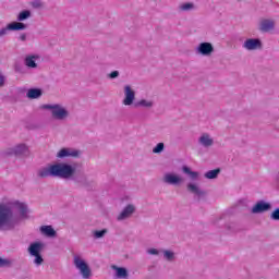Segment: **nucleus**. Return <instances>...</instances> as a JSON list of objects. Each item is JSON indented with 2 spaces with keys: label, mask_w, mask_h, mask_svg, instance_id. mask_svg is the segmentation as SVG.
Segmentation results:
<instances>
[{
  "label": "nucleus",
  "mask_w": 279,
  "mask_h": 279,
  "mask_svg": "<svg viewBox=\"0 0 279 279\" xmlns=\"http://www.w3.org/2000/svg\"><path fill=\"white\" fill-rule=\"evenodd\" d=\"M135 108H154V101L147 99H141L134 104Z\"/></svg>",
  "instance_id": "nucleus-23"
},
{
  "label": "nucleus",
  "mask_w": 279,
  "mask_h": 279,
  "mask_svg": "<svg viewBox=\"0 0 279 279\" xmlns=\"http://www.w3.org/2000/svg\"><path fill=\"white\" fill-rule=\"evenodd\" d=\"M162 180L165 184H170L171 186H180V184L184 183V178L175 173H166Z\"/></svg>",
  "instance_id": "nucleus-8"
},
{
  "label": "nucleus",
  "mask_w": 279,
  "mask_h": 279,
  "mask_svg": "<svg viewBox=\"0 0 279 279\" xmlns=\"http://www.w3.org/2000/svg\"><path fill=\"white\" fill-rule=\"evenodd\" d=\"M111 269H113V271H116L113 275L114 279H129L130 278V271H128V268H125V267H119L117 265H112Z\"/></svg>",
  "instance_id": "nucleus-14"
},
{
  "label": "nucleus",
  "mask_w": 279,
  "mask_h": 279,
  "mask_svg": "<svg viewBox=\"0 0 279 279\" xmlns=\"http://www.w3.org/2000/svg\"><path fill=\"white\" fill-rule=\"evenodd\" d=\"M182 171L183 173H186V175H190L191 180H197V178H199V172L192 171L187 166H183Z\"/></svg>",
  "instance_id": "nucleus-24"
},
{
  "label": "nucleus",
  "mask_w": 279,
  "mask_h": 279,
  "mask_svg": "<svg viewBox=\"0 0 279 279\" xmlns=\"http://www.w3.org/2000/svg\"><path fill=\"white\" fill-rule=\"evenodd\" d=\"M44 110H50L52 119L56 121H64V119H69V110L62 107V105H44Z\"/></svg>",
  "instance_id": "nucleus-3"
},
{
  "label": "nucleus",
  "mask_w": 279,
  "mask_h": 279,
  "mask_svg": "<svg viewBox=\"0 0 279 279\" xmlns=\"http://www.w3.org/2000/svg\"><path fill=\"white\" fill-rule=\"evenodd\" d=\"M40 232L44 236H48L49 239H53L58 234L52 226H41Z\"/></svg>",
  "instance_id": "nucleus-19"
},
{
  "label": "nucleus",
  "mask_w": 279,
  "mask_h": 279,
  "mask_svg": "<svg viewBox=\"0 0 279 279\" xmlns=\"http://www.w3.org/2000/svg\"><path fill=\"white\" fill-rule=\"evenodd\" d=\"M8 32H10V28L7 27L0 29V38H3V36L8 35Z\"/></svg>",
  "instance_id": "nucleus-36"
},
{
  "label": "nucleus",
  "mask_w": 279,
  "mask_h": 279,
  "mask_svg": "<svg viewBox=\"0 0 279 279\" xmlns=\"http://www.w3.org/2000/svg\"><path fill=\"white\" fill-rule=\"evenodd\" d=\"M74 266L78 269L82 278L88 279L93 276V270L86 260L82 259L80 256H74Z\"/></svg>",
  "instance_id": "nucleus-5"
},
{
  "label": "nucleus",
  "mask_w": 279,
  "mask_h": 279,
  "mask_svg": "<svg viewBox=\"0 0 279 279\" xmlns=\"http://www.w3.org/2000/svg\"><path fill=\"white\" fill-rule=\"evenodd\" d=\"M187 191L190 193H193V195H196L197 197L206 196V191L199 189V186H197V184H195V183H189Z\"/></svg>",
  "instance_id": "nucleus-17"
},
{
  "label": "nucleus",
  "mask_w": 279,
  "mask_h": 279,
  "mask_svg": "<svg viewBox=\"0 0 279 279\" xmlns=\"http://www.w3.org/2000/svg\"><path fill=\"white\" fill-rule=\"evenodd\" d=\"M108 234V229L96 230L93 232L94 239H104Z\"/></svg>",
  "instance_id": "nucleus-28"
},
{
  "label": "nucleus",
  "mask_w": 279,
  "mask_h": 279,
  "mask_svg": "<svg viewBox=\"0 0 279 279\" xmlns=\"http://www.w3.org/2000/svg\"><path fill=\"white\" fill-rule=\"evenodd\" d=\"M270 218H271L274 221H279V207H277V208L274 210V213H271Z\"/></svg>",
  "instance_id": "nucleus-32"
},
{
  "label": "nucleus",
  "mask_w": 279,
  "mask_h": 279,
  "mask_svg": "<svg viewBox=\"0 0 279 279\" xmlns=\"http://www.w3.org/2000/svg\"><path fill=\"white\" fill-rule=\"evenodd\" d=\"M44 248L45 244L43 242H33L28 246V254L31 256H38Z\"/></svg>",
  "instance_id": "nucleus-15"
},
{
  "label": "nucleus",
  "mask_w": 279,
  "mask_h": 279,
  "mask_svg": "<svg viewBox=\"0 0 279 279\" xmlns=\"http://www.w3.org/2000/svg\"><path fill=\"white\" fill-rule=\"evenodd\" d=\"M77 168L71 163L59 162L41 168L37 171V178H61L62 180H72L75 184L84 186L87 191H93L95 182L82 172H75Z\"/></svg>",
  "instance_id": "nucleus-1"
},
{
  "label": "nucleus",
  "mask_w": 279,
  "mask_h": 279,
  "mask_svg": "<svg viewBox=\"0 0 279 279\" xmlns=\"http://www.w3.org/2000/svg\"><path fill=\"white\" fill-rule=\"evenodd\" d=\"M180 10L182 12H191V10H195V4L193 2H186L180 5Z\"/></svg>",
  "instance_id": "nucleus-27"
},
{
  "label": "nucleus",
  "mask_w": 279,
  "mask_h": 279,
  "mask_svg": "<svg viewBox=\"0 0 279 279\" xmlns=\"http://www.w3.org/2000/svg\"><path fill=\"white\" fill-rule=\"evenodd\" d=\"M136 213V206L133 204L126 205L122 211L117 216V221H125V219H130Z\"/></svg>",
  "instance_id": "nucleus-10"
},
{
  "label": "nucleus",
  "mask_w": 279,
  "mask_h": 279,
  "mask_svg": "<svg viewBox=\"0 0 279 279\" xmlns=\"http://www.w3.org/2000/svg\"><path fill=\"white\" fill-rule=\"evenodd\" d=\"M35 257L34 263L39 267V265H43L45 263V259L43 258V255H33Z\"/></svg>",
  "instance_id": "nucleus-30"
},
{
  "label": "nucleus",
  "mask_w": 279,
  "mask_h": 279,
  "mask_svg": "<svg viewBox=\"0 0 279 279\" xmlns=\"http://www.w3.org/2000/svg\"><path fill=\"white\" fill-rule=\"evenodd\" d=\"M196 51L201 56H211L215 51V47H213V44L204 41L198 45Z\"/></svg>",
  "instance_id": "nucleus-12"
},
{
  "label": "nucleus",
  "mask_w": 279,
  "mask_h": 279,
  "mask_svg": "<svg viewBox=\"0 0 279 279\" xmlns=\"http://www.w3.org/2000/svg\"><path fill=\"white\" fill-rule=\"evenodd\" d=\"M136 99V92L132 89V86L125 85L124 86V99L122 101L123 106H132L134 100Z\"/></svg>",
  "instance_id": "nucleus-9"
},
{
  "label": "nucleus",
  "mask_w": 279,
  "mask_h": 279,
  "mask_svg": "<svg viewBox=\"0 0 279 279\" xmlns=\"http://www.w3.org/2000/svg\"><path fill=\"white\" fill-rule=\"evenodd\" d=\"M257 29L262 34H269V32H274V29H276V21L271 19H262L258 23Z\"/></svg>",
  "instance_id": "nucleus-6"
},
{
  "label": "nucleus",
  "mask_w": 279,
  "mask_h": 279,
  "mask_svg": "<svg viewBox=\"0 0 279 279\" xmlns=\"http://www.w3.org/2000/svg\"><path fill=\"white\" fill-rule=\"evenodd\" d=\"M20 40H22V43H25V40H27V35L25 33L21 34Z\"/></svg>",
  "instance_id": "nucleus-39"
},
{
  "label": "nucleus",
  "mask_w": 279,
  "mask_h": 279,
  "mask_svg": "<svg viewBox=\"0 0 279 279\" xmlns=\"http://www.w3.org/2000/svg\"><path fill=\"white\" fill-rule=\"evenodd\" d=\"M4 84H5V76L0 74V88L1 86H4Z\"/></svg>",
  "instance_id": "nucleus-38"
},
{
  "label": "nucleus",
  "mask_w": 279,
  "mask_h": 279,
  "mask_svg": "<svg viewBox=\"0 0 279 279\" xmlns=\"http://www.w3.org/2000/svg\"><path fill=\"white\" fill-rule=\"evenodd\" d=\"M12 265V262L10 259H4L0 257V267H10Z\"/></svg>",
  "instance_id": "nucleus-31"
},
{
  "label": "nucleus",
  "mask_w": 279,
  "mask_h": 279,
  "mask_svg": "<svg viewBox=\"0 0 279 279\" xmlns=\"http://www.w3.org/2000/svg\"><path fill=\"white\" fill-rule=\"evenodd\" d=\"M147 254H150L151 256H158L160 251H158V248H148Z\"/></svg>",
  "instance_id": "nucleus-35"
},
{
  "label": "nucleus",
  "mask_w": 279,
  "mask_h": 279,
  "mask_svg": "<svg viewBox=\"0 0 279 279\" xmlns=\"http://www.w3.org/2000/svg\"><path fill=\"white\" fill-rule=\"evenodd\" d=\"M28 99H40L43 97V89L40 88H31L26 93Z\"/></svg>",
  "instance_id": "nucleus-20"
},
{
  "label": "nucleus",
  "mask_w": 279,
  "mask_h": 279,
  "mask_svg": "<svg viewBox=\"0 0 279 279\" xmlns=\"http://www.w3.org/2000/svg\"><path fill=\"white\" fill-rule=\"evenodd\" d=\"M32 8H34L35 10H38V8H43V2L40 0H34L32 2Z\"/></svg>",
  "instance_id": "nucleus-34"
},
{
  "label": "nucleus",
  "mask_w": 279,
  "mask_h": 279,
  "mask_svg": "<svg viewBox=\"0 0 279 279\" xmlns=\"http://www.w3.org/2000/svg\"><path fill=\"white\" fill-rule=\"evenodd\" d=\"M32 17V11L29 10H23L19 13L17 15V21L19 22H23V21H27V19Z\"/></svg>",
  "instance_id": "nucleus-25"
},
{
  "label": "nucleus",
  "mask_w": 279,
  "mask_h": 279,
  "mask_svg": "<svg viewBox=\"0 0 279 279\" xmlns=\"http://www.w3.org/2000/svg\"><path fill=\"white\" fill-rule=\"evenodd\" d=\"M165 151V143H158L154 148H153V154H162Z\"/></svg>",
  "instance_id": "nucleus-29"
},
{
  "label": "nucleus",
  "mask_w": 279,
  "mask_h": 279,
  "mask_svg": "<svg viewBox=\"0 0 279 279\" xmlns=\"http://www.w3.org/2000/svg\"><path fill=\"white\" fill-rule=\"evenodd\" d=\"M163 258L168 260V263H173V260H175V253L169 250H165Z\"/></svg>",
  "instance_id": "nucleus-26"
},
{
  "label": "nucleus",
  "mask_w": 279,
  "mask_h": 279,
  "mask_svg": "<svg viewBox=\"0 0 279 279\" xmlns=\"http://www.w3.org/2000/svg\"><path fill=\"white\" fill-rule=\"evenodd\" d=\"M81 151L80 150H73L71 148H62L58 151L57 154V158H80L81 156Z\"/></svg>",
  "instance_id": "nucleus-13"
},
{
  "label": "nucleus",
  "mask_w": 279,
  "mask_h": 279,
  "mask_svg": "<svg viewBox=\"0 0 279 279\" xmlns=\"http://www.w3.org/2000/svg\"><path fill=\"white\" fill-rule=\"evenodd\" d=\"M8 29H10V32H23L27 29V24L23 22H12L8 24Z\"/></svg>",
  "instance_id": "nucleus-18"
},
{
  "label": "nucleus",
  "mask_w": 279,
  "mask_h": 279,
  "mask_svg": "<svg viewBox=\"0 0 279 279\" xmlns=\"http://www.w3.org/2000/svg\"><path fill=\"white\" fill-rule=\"evenodd\" d=\"M119 75H120L119 71L116 70V71H112L111 73L107 74V77L109 80H117V77H119Z\"/></svg>",
  "instance_id": "nucleus-33"
},
{
  "label": "nucleus",
  "mask_w": 279,
  "mask_h": 279,
  "mask_svg": "<svg viewBox=\"0 0 279 279\" xmlns=\"http://www.w3.org/2000/svg\"><path fill=\"white\" fill-rule=\"evenodd\" d=\"M243 48L247 51H256L263 49V41L258 38H248L244 41Z\"/></svg>",
  "instance_id": "nucleus-11"
},
{
  "label": "nucleus",
  "mask_w": 279,
  "mask_h": 279,
  "mask_svg": "<svg viewBox=\"0 0 279 279\" xmlns=\"http://www.w3.org/2000/svg\"><path fill=\"white\" fill-rule=\"evenodd\" d=\"M198 143L199 145H202V147H213V145H215V140H213V137H210V134L208 133H204L199 138H198Z\"/></svg>",
  "instance_id": "nucleus-16"
},
{
  "label": "nucleus",
  "mask_w": 279,
  "mask_h": 279,
  "mask_svg": "<svg viewBox=\"0 0 279 279\" xmlns=\"http://www.w3.org/2000/svg\"><path fill=\"white\" fill-rule=\"evenodd\" d=\"M13 206L17 208L20 217L14 215L12 207L0 205V230L12 231L20 226L21 219H27V204L16 201Z\"/></svg>",
  "instance_id": "nucleus-2"
},
{
  "label": "nucleus",
  "mask_w": 279,
  "mask_h": 279,
  "mask_svg": "<svg viewBox=\"0 0 279 279\" xmlns=\"http://www.w3.org/2000/svg\"><path fill=\"white\" fill-rule=\"evenodd\" d=\"M27 154H29V148L27 147V145L19 144L16 146L4 149L1 153V156L3 158H10L12 156H15V157L27 156Z\"/></svg>",
  "instance_id": "nucleus-4"
},
{
  "label": "nucleus",
  "mask_w": 279,
  "mask_h": 279,
  "mask_svg": "<svg viewBox=\"0 0 279 279\" xmlns=\"http://www.w3.org/2000/svg\"><path fill=\"white\" fill-rule=\"evenodd\" d=\"M219 173H221V169L217 168V169L207 171L204 174V178H206L207 180H217V178H219Z\"/></svg>",
  "instance_id": "nucleus-22"
},
{
  "label": "nucleus",
  "mask_w": 279,
  "mask_h": 279,
  "mask_svg": "<svg viewBox=\"0 0 279 279\" xmlns=\"http://www.w3.org/2000/svg\"><path fill=\"white\" fill-rule=\"evenodd\" d=\"M15 73H25V68L21 64H15Z\"/></svg>",
  "instance_id": "nucleus-37"
},
{
  "label": "nucleus",
  "mask_w": 279,
  "mask_h": 279,
  "mask_svg": "<svg viewBox=\"0 0 279 279\" xmlns=\"http://www.w3.org/2000/svg\"><path fill=\"white\" fill-rule=\"evenodd\" d=\"M37 58L38 57H36V56H27L24 59L25 66H27L28 69H38V63H36Z\"/></svg>",
  "instance_id": "nucleus-21"
},
{
  "label": "nucleus",
  "mask_w": 279,
  "mask_h": 279,
  "mask_svg": "<svg viewBox=\"0 0 279 279\" xmlns=\"http://www.w3.org/2000/svg\"><path fill=\"white\" fill-rule=\"evenodd\" d=\"M271 210V203L265 202L264 199L258 201L251 209L252 215H263Z\"/></svg>",
  "instance_id": "nucleus-7"
}]
</instances>
